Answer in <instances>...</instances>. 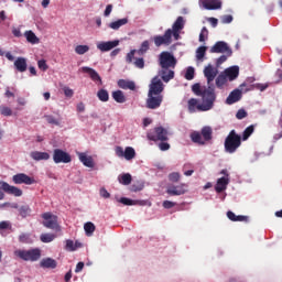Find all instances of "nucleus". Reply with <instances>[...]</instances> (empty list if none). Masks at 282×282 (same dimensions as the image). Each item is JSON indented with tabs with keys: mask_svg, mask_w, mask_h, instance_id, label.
I'll list each match as a JSON object with an SVG mask.
<instances>
[{
	"mask_svg": "<svg viewBox=\"0 0 282 282\" xmlns=\"http://www.w3.org/2000/svg\"><path fill=\"white\" fill-rule=\"evenodd\" d=\"M192 91L195 96H200L203 104H199V100L195 98H191L187 101L189 113H195V111H210L215 107L217 95L214 93L213 87L206 88V86L196 83L192 86Z\"/></svg>",
	"mask_w": 282,
	"mask_h": 282,
	"instance_id": "obj_1",
	"label": "nucleus"
},
{
	"mask_svg": "<svg viewBox=\"0 0 282 282\" xmlns=\"http://www.w3.org/2000/svg\"><path fill=\"white\" fill-rule=\"evenodd\" d=\"M159 65L161 70L159 72V76H161V80L163 83H169L175 78V65H177V59L170 52H162L159 55Z\"/></svg>",
	"mask_w": 282,
	"mask_h": 282,
	"instance_id": "obj_2",
	"label": "nucleus"
},
{
	"mask_svg": "<svg viewBox=\"0 0 282 282\" xmlns=\"http://www.w3.org/2000/svg\"><path fill=\"white\" fill-rule=\"evenodd\" d=\"M189 138L194 144H199L204 147L206 142H210L213 140V128L210 126H205L199 131H194L189 134Z\"/></svg>",
	"mask_w": 282,
	"mask_h": 282,
	"instance_id": "obj_3",
	"label": "nucleus"
},
{
	"mask_svg": "<svg viewBox=\"0 0 282 282\" xmlns=\"http://www.w3.org/2000/svg\"><path fill=\"white\" fill-rule=\"evenodd\" d=\"M239 147H241V135L231 130L225 139V151L226 153H237Z\"/></svg>",
	"mask_w": 282,
	"mask_h": 282,
	"instance_id": "obj_4",
	"label": "nucleus"
},
{
	"mask_svg": "<svg viewBox=\"0 0 282 282\" xmlns=\"http://www.w3.org/2000/svg\"><path fill=\"white\" fill-rule=\"evenodd\" d=\"M13 254L18 259H21L22 261H31L32 263H34V261H39V259H41V249H18L13 252Z\"/></svg>",
	"mask_w": 282,
	"mask_h": 282,
	"instance_id": "obj_5",
	"label": "nucleus"
},
{
	"mask_svg": "<svg viewBox=\"0 0 282 282\" xmlns=\"http://www.w3.org/2000/svg\"><path fill=\"white\" fill-rule=\"evenodd\" d=\"M147 138L151 142H166L169 140V130L164 127H155L147 133Z\"/></svg>",
	"mask_w": 282,
	"mask_h": 282,
	"instance_id": "obj_6",
	"label": "nucleus"
},
{
	"mask_svg": "<svg viewBox=\"0 0 282 282\" xmlns=\"http://www.w3.org/2000/svg\"><path fill=\"white\" fill-rule=\"evenodd\" d=\"M43 227L48 228L50 230H55L56 232H61V225H58V216L52 213L42 214Z\"/></svg>",
	"mask_w": 282,
	"mask_h": 282,
	"instance_id": "obj_7",
	"label": "nucleus"
},
{
	"mask_svg": "<svg viewBox=\"0 0 282 282\" xmlns=\"http://www.w3.org/2000/svg\"><path fill=\"white\" fill-rule=\"evenodd\" d=\"M243 87H246V83L239 86L240 89L232 90L226 99V105H235V102H239V100H241L242 91H245L246 94L248 91H252V89L254 88V86H250V88L246 89H243Z\"/></svg>",
	"mask_w": 282,
	"mask_h": 282,
	"instance_id": "obj_8",
	"label": "nucleus"
},
{
	"mask_svg": "<svg viewBox=\"0 0 282 282\" xmlns=\"http://www.w3.org/2000/svg\"><path fill=\"white\" fill-rule=\"evenodd\" d=\"M217 74H219V70L217 69V67H214L210 64L205 66L204 76H205V78L207 80V85H208V87H206V89H209V87H212L214 94H215V84H213V82L215 80V78H217Z\"/></svg>",
	"mask_w": 282,
	"mask_h": 282,
	"instance_id": "obj_9",
	"label": "nucleus"
},
{
	"mask_svg": "<svg viewBox=\"0 0 282 282\" xmlns=\"http://www.w3.org/2000/svg\"><path fill=\"white\" fill-rule=\"evenodd\" d=\"M162 91H164V83H162V78H160V76H155L152 78L151 84L149 85L148 94L162 96Z\"/></svg>",
	"mask_w": 282,
	"mask_h": 282,
	"instance_id": "obj_10",
	"label": "nucleus"
},
{
	"mask_svg": "<svg viewBox=\"0 0 282 282\" xmlns=\"http://www.w3.org/2000/svg\"><path fill=\"white\" fill-rule=\"evenodd\" d=\"M53 161L55 164H69L72 162V155L62 149H55L53 151Z\"/></svg>",
	"mask_w": 282,
	"mask_h": 282,
	"instance_id": "obj_11",
	"label": "nucleus"
},
{
	"mask_svg": "<svg viewBox=\"0 0 282 282\" xmlns=\"http://www.w3.org/2000/svg\"><path fill=\"white\" fill-rule=\"evenodd\" d=\"M163 100H164L163 95H153L151 93H148V99L145 101L147 108L148 109H160Z\"/></svg>",
	"mask_w": 282,
	"mask_h": 282,
	"instance_id": "obj_12",
	"label": "nucleus"
},
{
	"mask_svg": "<svg viewBox=\"0 0 282 282\" xmlns=\"http://www.w3.org/2000/svg\"><path fill=\"white\" fill-rule=\"evenodd\" d=\"M210 54H227V56H232V50L228 46V43L219 41L210 48Z\"/></svg>",
	"mask_w": 282,
	"mask_h": 282,
	"instance_id": "obj_13",
	"label": "nucleus"
},
{
	"mask_svg": "<svg viewBox=\"0 0 282 282\" xmlns=\"http://www.w3.org/2000/svg\"><path fill=\"white\" fill-rule=\"evenodd\" d=\"M115 153L117 158H124V160L131 161L135 158V149L132 147H127L123 149L122 147H117L115 149Z\"/></svg>",
	"mask_w": 282,
	"mask_h": 282,
	"instance_id": "obj_14",
	"label": "nucleus"
},
{
	"mask_svg": "<svg viewBox=\"0 0 282 282\" xmlns=\"http://www.w3.org/2000/svg\"><path fill=\"white\" fill-rule=\"evenodd\" d=\"M188 192V184L181 183L178 185H171L167 187L166 193L172 197L185 195Z\"/></svg>",
	"mask_w": 282,
	"mask_h": 282,
	"instance_id": "obj_15",
	"label": "nucleus"
},
{
	"mask_svg": "<svg viewBox=\"0 0 282 282\" xmlns=\"http://www.w3.org/2000/svg\"><path fill=\"white\" fill-rule=\"evenodd\" d=\"M173 37V30L167 29L164 35L154 36V44L156 47H161V45H171Z\"/></svg>",
	"mask_w": 282,
	"mask_h": 282,
	"instance_id": "obj_16",
	"label": "nucleus"
},
{
	"mask_svg": "<svg viewBox=\"0 0 282 282\" xmlns=\"http://www.w3.org/2000/svg\"><path fill=\"white\" fill-rule=\"evenodd\" d=\"M0 188L8 195H14V197H21L23 191L17 186L9 185L7 182L0 181Z\"/></svg>",
	"mask_w": 282,
	"mask_h": 282,
	"instance_id": "obj_17",
	"label": "nucleus"
},
{
	"mask_svg": "<svg viewBox=\"0 0 282 282\" xmlns=\"http://www.w3.org/2000/svg\"><path fill=\"white\" fill-rule=\"evenodd\" d=\"M12 182L15 184H26V186H31V184H35L36 181L25 173H19L12 176Z\"/></svg>",
	"mask_w": 282,
	"mask_h": 282,
	"instance_id": "obj_18",
	"label": "nucleus"
},
{
	"mask_svg": "<svg viewBox=\"0 0 282 282\" xmlns=\"http://www.w3.org/2000/svg\"><path fill=\"white\" fill-rule=\"evenodd\" d=\"M79 70L83 74H88L89 78L94 82V83H99V85H102V78L100 77V75L98 74V72H96V69L89 67V66H83L82 68H79Z\"/></svg>",
	"mask_w": 282,
	"mask_h": 282,
	"instance_id": "obj_19",
	"label": "nucleus"
},
{
	"mask_svg": "<svg viewBox=\"0 0 282 282\" xmlns=\"http://www.w3.org/2000/svg\"><path fill=\"white\" fill-rule=\"evenodd\" d=\"M120 45L119 40L108 41V42H99L97 44V50L100 52H111L115 47H118Z\"/></svg>",
	"mask_w": 282,
	"mask_h": 282,
	"instance_id": "obj_20",
	"label": "nucleus"
},
{
	"mask_svg": "<svg viewBox=\"0 0 282 282\" xmlns=\"http://www.w3.org/2000/svg\"><path fill=\"white\" fill-rule=\"evenodd\" d=\"M205 10H221V0H199Z\"/></svg>",
	"mask_w": 282,
	"mask_h": 282,
	"instance_id": "obj_21",
	"label": "nucleus"
},
{
	"mask_svg": "<svg viewBox=\"0 0 282 282\" xmlns=\"http://www.w3.org/2000/svg\"><path fill=\"white\" fill-rule=\"evenodd\" d=\"M117 85L120 89H129L130 91H135V89H138L135 82L129 79H119Z\"/></svg>",
	"mask_w": 282,
	"mask_h": 282,
	"instance_id": "obj_22",
	"label": "nucleus"
},
{
	"mask_svg": "<svg viewBox=\"0 0 282 282\" xmlns=\"http://www.w3.org/2000/svg\"><path fill=\"white\" fill-rule=\"evenodd\" d=\"M78 159L82 162V164H84V166H87V169H94L95 163L93 156L87 155V153L85 152H80L78 154Z\"/></svg>",
	"mask_w": 282,
	"mask_h": 282,
	"instance_id": "obj_23",
	"label": "nucleus"
},
{
	"mask_svg": "<svg viewBox=\"0 0 282 282\" xmlns=\"http://www.w3.org/2000/svg\"><path fill=\"white\" fill-rule=\"evenodd\" d=\"M228 184H230V178L229 177H220L217 180L215 191L216 193H224L226 188L228 187Z\"/></svg>",
	"mask_w": 282,
	"mask_h": 282,
	"instance_id": "obj_24",
	"label": "nucleus"
},
{
	"mask_svg": "<svg viewBox=\"0 0 282 282\" xmlns=\"http://www.w3.org/2000/svg\"><path fill=\"white\" fill-rule=\"evenodd\" d=\"M40 265L47 270H55V268L58 265V262L52 258H44L41 260Z\"/></svg>",
	"mask_w": 282,
	"mask_h": 282,
	"instance_id": "obj_25",
	"label": "nucleus"
},
{
	"mask_svg": "<svg viewBox=\"0 0 282 282\" xmlns=\"http://www.w3.org/2000/svg\"><path fill=\"white\" fill-rule=\"evenodd\" d=\"M14 67L20 73L28 72V59L25 57H18L14 61Z\"/></svg>",
	"mask_w": 282,
	"mask_h": 282,
	"instance_id": "obj_26",
	"label": "nucleus"
},
{
	"mask_svg": "<svg viewBox=\"0 0 282 282\" xmlns=\"http://www.w3.org/2000/svg\"><path fill=\"white\" fill-rule=\"evenodd\" d=\"M225 76L226 78H229V80H236V78L239 77V66L227 68L225 70Z\"/></svg>",
	"mask_w": 282,
	"mask_h": 282,
	"instance_id": "obj_27",
	"label": "nucleus"
},
{
	"mask_svg": "<svg viewBox=\"0 0 282 282\" xmlns=\"http://www.w3.org/2000/svg\"><path fill=\"white\" fill-rule=\"evenodd\" d=\"M30 158H32V160L35 162H41V160H50V153L33 151L30 153Z\"/></svg>",
	"mask_w": 282,
	"mask_h": 282,
	"instance_id": "obj_28",
	"label": "nucleus"
},
{
	"mask_svg": "<svg viewBox=\"0 0 282 282\" xmlns=\"http://www.w3.org/2000/svg\"><path fill=\"white\" fill-rule=\"evenodd\" d=\"M127 23H129V18H122L117 21L110 22L108 24V28H110V30H119L122 28V25H127Z\"/></svg>",
	"mask_w": 282,
	"mask_h": 282,
	"instance_id": "obj_29",
	"label": "nucleus"
},
{
	"mask_svg": "<svg viewBox=\"0 0 282 282\" xmlns=\"http://www.w3.org/2000/svg\"><path fill=\"white\" fill-rule=\"evenodd\" d=\"M115 102H119V105H122L127 102V97L124 96V93L122 90H115L111 94Z\"/></svg>",
	"mask_w": 282,
	"mask_h": 282,
	"instance_id": "obj_30",
	"label": "nucleus"
},
{
	"mask_svg": "<svg viewBox=\"0 0 282 282\" xmlns=\"http://www.w3.org/2000/svg\"><path fill=\"white\" fill-rule=\"evenodd\" d=\"M24 36L28 43H31L32 45H36L37 43H40V40L36 37V34H34L32 31L24 32Z\"/></svg>",
	"mask_w": 282,
	"mask_h": 282,
	"instance_id": "obj_31",
	"label": "nucleus"
},
{
	"mask_svg": "<svg viewBox=\"0 0 282 282\" xmlns=\"http://www.w3.org/2000/svg\"><path fill=\"white\" fill-rule=\"evenodd\" d=\"M227 217L230 221H248V216H236V214L230 210L227 212Z\"/></svg>",
	"mask_w": 282,
	"mask_h": 282,
	"instance_id": "obj_32",
	"label": "nucleus"
},
{
	"mask_svg": "<svg viewBox=\"0 0 282 282\" xmlns=\"http://www.w3.org/2000/svg\"><path fill=\"white\" fill-rule=\"evenodd\" d=\"M172 30H174L175 33L180 32L181 30H184V18L183 17H178L176 19V21L172 25Z\"/></svg>",
	"mask_w": 282,
	"mask_h": 282,
	"instance_id": "obj_33",
	"label": "nucleus"
},
{
	"mask_svg": "<svg viewBox=\"0 0 282 282\" xmlns=\"http://www.w3.org/2000/svg\"><path fill=\"white\" fill-rule=\"evenodd\" d=\"M84 230L87 237H91V235L96 232V225H94L91 221H88L84 225Z\"/></svg>",
	"mask_w": 282,
	"mask_h": 282,
	"instance_id": "obj_34",
	"label": "nucleus"
},
{
	"mask_svg": "<svg viewBox=\"0 0 282 282\" xmlns=\"http://www.w3.org/2000/svg\"><path fill=\"white\" fill-rule=\"evenodd\" d=\"M54 239H56L55 234H42L40 236V240L42 241V243H52V241H54Z\"/></svg>",
	"mask_w": 282,
	"mask_h": 282,
	"instance_id": "obj_35",
	"label": "nucleus"
},
{
	"mask_svg": "<svg viewBox=\"0 0 282 282\" xmlns=\"http://www.w3.org/2000/svg\"><path fill=\"white\" fill-rule=\"evenodd\" d=\"M30 213H32V208H30V205H22L19 208V215L22 219H25V217H29Z\"/></svg>",
	"mask_w": 282,
	"mask_h": 282,
	"instance_id": "obj_36",
	"label": "nucleus"
},
{
	"mask_svg": "<svg viewBox=\"0 0 282 282\" xmlns=\"http://www.w3.org/2000/svg\"><path fill=\"white\" fill-rule=\"evenodd\" d=\"M118 181L120 184H123V186H129V184H131L132 181L131 174H122L118 177Z\"/></svg>",
	"mask_w": 282,
	"mask_h": 282,
	"instance_id": "obj_37",
	"label": "nucleus"
},
{
	"mask_svg": "<svg viewBox=\"0 0 282 282\" xmlns=\"http://www.w3.org/2000/svg\"><path fill=\"white\" fill-rule=\"evenodd\" d=\"M97 97L101 102H108L109 101V91H107V89H99L97 93Z\"/></svg>",
	"mask_w": 282,
	"mask_h": 282,
	"instance_id": "obj_38",
	"label": "nucleus"
},
{
	"mask_svg": "<svg viewBox=\"0 0 282 282\" xmlns=\"http://www.w3.org/2000/svg\"><path fill=\"white\" fill-rule=\"evenodd\" d=\"M226 83H228L226 75L220 74L217 76L216 87H218V89H221V87H224Z\"/></svg>",
	"mask_w": 282,
	"mask_h": 282,
	"instance_id": "obj_39",
	"label": "nucleus"
},
{
	"mask_svg": "<svg viewBox=\"0 0 282 282\" xmlns=\"http://www.w3.org/2000/svg\"><path fill=\"white\" fill-rule=\"evenodd\" d=\"M254 133V126H249L245 129V131L242 132V140L246 141L248 140V138H250V135Z\"/></svg>",
	"mask_w": 282,
	"mask_h": 282,
	"instance_id": "obj_40",
	"label": "nucleus"
},
{
	"mask_svg": "<svg viewBox=\"0 0 282 282\" xmlns=\"http://www.w3.org/2000/svg\"><path fill=\"white\" fill-rule=\"evenodd\" d=\"M206 50H207L206 46H200V47L197 48V51H196L197 61H203L204 59V57L206 56Z\"/></svg>",
	"mask_w": 282,
	"mask_h": 282,
	"instance_id": "obj_41",
	"label": "nucleus"
},
{
	"mask_svg": "<svg viewBox=\"0 0 282 282\" xmlns=\"http://www.w3.org/2000/svg\"><path fill=\"white\" fill-rule=\"evenodd\" d=\"M75 52H76V54H79L80 56H83V54H87V52H89V46L88 45H77L75 47Z\"/></svg>",
	"mask_w": 282,
	"mask_h": 282,
	"instance_id": "obj_42",
	"label": "nucleus"
},
{
	"mask_svg": "<svg viewBox=\"0 0 282 282\" xmlns=\"http://www.w3.org/2000/svg\"><path fill=\"white\" fill-rule=\"evenodd\" d=\"M147 52H149V41L142 42L140 50L137 51V54L142 56L143 54H147Z\"/></svg>",
	"mask_w": 282,
	"mask_h": 282,
	"instance_id": "obj_43",
	"label": "nucleus"
},
{
	"mask_svg": "<svg viewBox=\"0 0 282 282\" xmlns=\"http://www.w3.org/2000/svg\"><path fill=\"white\" fill-rule=\"evenodd\" d=\"M181 178H182V175L180 174V172H172L169 174L170 182L177 183L180 182Z\"/></svg>",
	"mask_w": 282,
	"mask_h": 282,
	"instance_id": "obj_44",
	"label": "nucleus"
},
{
	"mask_svg": "<svg viewBox=\"0 0 282 282\" xmlns=\"http://www.w3.org/2000/svg\"><path fill=\"white\" fill-rule=\"evenodd\" d=\"M65 250H67L68 252H75L76 247H75L74 240L72 239L66 240Z\"/></svg>",
	"mask_w": 282,
	"mask_h": 282,
	"instance_id": "obj_45",
	"label": "nucleus"
},
{
	"mask_svg": "<svg viewBox=\"0 0 282 282\" xmlns=\"http://www.w3.org/2000/svg\"><path fill=\"white\" fill-rule=\"evenodd\" d=\"M0 113L1 116L10 117L12 116V109L7 106H0Z\"/></svg>",
	"mask_w": 282,
	"mask_h": 282,
	"instance_id": "obj_46",
	"label": "nucleus"
},
{
	"mask_svg": "<svg viewBox=\"0 0 282 282\" xmlns=\"http://www.w3.org/2000/svg\"><path fill=\"white\" fill-rule=\"evenodd\" d=\"M185 78L186 80H193V78H195V68L188 67L185 73Z\"/></svg>",
	"mask_w": 282,
	"mask_h": 282,
	"instance_id": "obj_47",
	"label": "nucleus"
},
{
	"mask_svg": "<svg viewBox=\"0 0 282 282\" xmlns=\"http://www.w3.org/2000/svg\"><path fill=\"white\" fill-rule=\"evenodd\" d=\"M237 120H243V118H248V112L245 109H239L236 113Z\"/></svg>",
	"mask_w": 282,
	"mask_h": 282,
	"instance_id": "obj_48",
	"label": "nucleus"
},
{
	"mask_svg": "<svg viewBox=\"0 0 282 282\" xmlns=\"http://www.w3.org/2000/svg\"><path fill=\"white\" fill-rule=\"evenodd\" d=\"M119 202L120 204H123V206H133L135 204V200H132L127 197H121Z\"/></svg>",
	"mask_w": 282,
	"mask_h": 282,
	"instance_id": "obj_49",
	"label": "nucleus"
},
{
	"mask_svg": "<svg viewBox=\"0 0 282 282\" xmlns=\"http://www.w3.org/2000/svg\"><path fill=\"white\" fill-rule=\"evenodd\" d=\"M206 36H208V29L204 26L199 33V42L204 43V41H206Z\"/></svg>",
	"mask_w": 282,
	"mask_h": 282,
	"instance_id": "obj_50",
	"label": "nucleus"
},
{
	"mask_svg": "<svg viewBox=\"0 0 282 282\" xmlns=\"http://www.w3.org/2000/svg\"><path fill=\"white\" fill-rule=\"evenodd\" d=\"M63 91H64V96H66V98H73L74 97V90L67 86L63 87Z\"/></svg>",
	"mask_w": 282,
	"mask_h": 282,
	"instance_id": "obj_51",
	"label": "nucleus"
},
{
	"mask_svg": "<svg viewBox=\"0 0 282 282\" xmlns=\"http://www.w3.org/2000/svg\"><path fill=\"white\" fill-rule=\"evenodd\" d=\"M37 66H39V69H41L42 72H47L48 69L47 62H45V59H40L37 62Z\"/></svg>",
	"mask_w": 282,
	"mask_h": 282,
	"instance_id": "obj_52",
	"label": "nucleus"
},
{
	"mask_svg": "<svg viewBox=\"0 0 282 282\" xmlns=\"http://www.w3.org/2000/svg\"><path fill=\"white\" fill-rule=\"evenodd\" d=\"M135 53H138L137 50H132L131 52H129L126 56V61L127 63H133V58L135 57Z\"/></svg>",
	"mask_w": 282,
	"mask_h": 282,
	"instance_id": "obj_53",
	"label": "nucleus"
},
{
	"mask_svg": "<svg viewBox=\"0 0 282 282\" xmlns=\"http://www.w3.org/2000/svg\"><path fill=\"white\" fill-rule=\"evenodd\" d=\"M20 243H30V235L29 234H22L19 236Z\"/></svg>",
	"mask_w": 282,
	"mask_h": 282,
	"instance_id": "obj_54",
	"label": "nucleus"
},
{
	"mask_svg": "<svg viewBox=\"0 0 282 282\" xmlns=\"http://www.w3.org/2000/svg\"><path fill=\"white\" fill-rule=\"evenodd\" d=\"M134 66L138 67V69H144V58L139 57L134 61Z\"/></svg>",
	"mask_w": 282,
	"mask_h": 282,
	"instance_id": "obj_55",
	"label": "nucleus"
},
{
	"mask_svg": "<svg viewBox=\"0 0 282 282\" xmlns=\"http://www.w3.org/2000/svg\"><path fill=\"white\" fill-rule=\"evenodd\" d=\"M45 120H46V122H48V124H56V126H58V121L52 115L45 116Z\"/></svg>",
	"mask_w": 282,
	"mask_h": 282,
	"instance_id": "obj_56",
	"label": "nucleus"
},
{
	"mask_svg": "<svg viewBox=\"0 0 282 282\" xmlns=\"http://www.w3.org/2000/svg\"><path fill=\"white\" fill-rule=\"evenodd\" d=\"M220 21L224 24L232 23V15H230V14L223 15L220 18Z\"/></svg>",
	"mask_w": 282,
	"mask_h": 282,
	"instance_id": "obj_57",
	"label": "nucleus"
},
{
	"mask_svg": "<svg viewBox=\"0 0 282 282\" xmlns=\"http://www.w3.org/2000/svg\"><path fill=\"white\" fill-rule=\"evenodd\" d=\"M11 228H12V225H10V221H7V220L0 221V230H8Z\"/></svg>",
	"mask_w": 282,
	"mask_h": 282,
	"instance_id": "obj_58",
	"label": "nucleus"
},
{
	"mask_svg": "<svg viewBox=\"0 0 282 282\" xmlns=\"http://www.w3.org/2000/svg\"><path fill=\"white\" fill-rule=\"evenodd\" d=\"M174 206H176V203L174 202H171V200L163 202V208L171 209V208H174Z\"/></svg>",
	"mask_w": 282,
	"mask_h": 282,
	"instance_id": "obj_59",
	"label": "nucleus"
},
{
	"mask_svg": "<svg viewBox=\"0 0 282 282\" xmlns=\"http://www.w3.org/2000/svg\"><path fill=\"white\" fill-rule=\"evenodd\" d=\"M228 61V55H221L219 58L216 61V66L219 67V65H223V63H226Z\"/></svg>",
	"mask_w": 282,
	"mask_h": 282,
	"instance_id": "obj_60",
	"label": "nucleus"
},
{
	"mask_svg": "<svg viewBox=\"0 0 282 282\" xmlns=\"http://www.w3.org/2000/svg\"><path fill=\"white\" fill-rule=\"evenodd\" d=\"M159 149L160 151H169V149H171V144L162 141L160 144H159Z\"/></svg>",
	"mask_w": 282,
	"mask_h": 282,
	"instance_id": "obj_61",
	"label": "nucleus"
},
{
	"mask_svg": "<svg viewBox=\"0 0 282 282\" xmlns=\"http://www.w3.org/2000/svg\"><path fill=\"white\" fill-rule=\"evenodd\" d=\"M142 188H144V185H135V184H133V185H131L130 191L132 193H138V192L142 191Z\"/></svg>",
	"mask_w": 282,
	"mask_h": 282,
	"instance_id": "obj_62",
	"label": "nucleus"
},
{
	"mask_svg": "<svg viewBox=\"0 0 282 282\" xmlns=\"http://www.w3.org/2000/svg\"><path fill=\"white\" fill-rule=\"evenodd\" d=\"M100 196L104 197V199H109L111 197V194L106 188L100 189Z\"/></svg>",
	"mask_w": 282,
	"mask_h": 282,
	"instance_id": "obj_63",
	"label": "nucleus"
},
{
	"mask_svg": "<svg viewBox=\"0 0 282 282\" xmlns=\"http://www.w3.org/2000/svg\"><path fill=\"white\" fill-rule=\"evenodd\" d=\"M112 10H113V4H108L104 12V17H109V14H111Z\"/></svg>",
	"mask_w": 282,
	"mask_h": 282,
	"instance_id": "obj_64",
	"label": "nucleus"
}]
</instances>
